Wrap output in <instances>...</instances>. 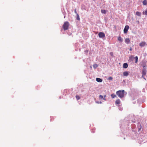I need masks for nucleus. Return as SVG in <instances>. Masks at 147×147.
<instances>
[{
	"label": "nucleus",
	"mask_w": 147,
	"mask_h": 147,
	"mask_svg": "<svg viewBox=\"0 0 147 147\" xmlns=\"http://www.w3.org/2000/svg\"><path fill=\"white\" fill-rule=\"evenodd\" d=\"M124 92L125 91L124 90H119L116 92V94L119 97L122 98L124 96Z\"/></svg>",
	"instance_id": "f257e3e1"
},
{
	"label": "nucleus",
	"mask_w": 147,
	"mask_h": 147,
	"mask_svg": "<svg viewBox=\"0 0 147 147\" xmlns=\"http://www.w3.org/2000/svg\"><path fill=\"white\" fill-rule=\"evenodd\" d=\"M69 24L68 22H65L63 26V28L65 30H67L68 29Z\"/></svg>",
	"instance_id": "f03ea898"
},
{
	"label": "nucleus",
	"mask_w": 147,
	"mask_h": 147,
	"mask_svg": "<svg viewBox=\"0 0 147 147\" xmlns=\"http://www.w3.org/2000/svg\"><path fill=\"white\" fill-rule=\"evenodd\" d=\"M146 69L144 68L142 71V77L144 78L145 80L146 79L144 77V76H145L146 74Z\"/></svg>",
	"instance_id": "7ed1b4c3"
},
{
	"label": "nucleus",
	"mask_w": 147,
	"mask_h": 147,
	"mask_svg": "<svg viewBox=\"0 0 147 147\" xmlns=\"http://www.w3.org/2000/svg\"><path fill=\"white\" fill-rule=\"evenodd\" d=\"M99 37L100 38H103L105 36V34L103 32H100L98 34Z\"/></svg>",
	"instance_id": "20e7f679"
},
{
	"label": "nucleus",
	"mask_w": 147,
	"mask_h": 147,
	"mask_svg": "<svg viewBox=\"0 0 147 147\" xmlns=\"http://www.w3.org/2000/svg\"><path fill=\"white\" fill-rule=\"evenodd\" d=\"M129 28V26L128 25L126 26L124 29L123 31L124 33H126Z\"/></svg>",
	"instance_id": "39448f33"
},
{
	"label": "nucleus",
	"mask_w": 147,
	"mask_h": 147,
	"mask_svg": "<svg viewBox=\"0 0 147 147\" xmlns=\"http://www.w3.org/2000/svg\"><path fill=\"white\" fill-rule=\"evenodd\" d=\"M146 43L145 42H142L140 43L139 44V45L141 47H144L146 45Z\"/></svg>",
	"instance_id": "423d86ee"
},
{
	"label": "nucleus",
	"mask_w": 147,
	"mask_h": 147,
	"mask_svg": "<svg viewBox=\"0 0 147 147\" xmlns=\"http://www.w3.org/2000/svg\"><path fill=\"white\" fill-rule=\"evenodd\" d=\"M120 103V101L119 99H117L116 101H115V104L116 105H117V106H119V104Z\"/></svg>",
	"instance_id": "0eeeda50"
},
{
	"label": "nucleus",
	"mask_w": 147,
	"mask_h": 147,
	"mask_svg": "<svg viewBox=\"0 0 147 147\" xmlns=\"http://www.w3.org/2000/svg\"><path fill=\"white\" fill-rule=\"evenodd\" d=\"M128 67V65L127 63H124L123 65V67L124 68H126Z\"/></svg>",
	"instance_id": "6e6552de"
},
{
	"label": "nucleus",
	"mask_w": 147,
	"mask_h": 147,
	"mask_svg": "<svg viewBox=\"0 0 147 147\" xmlns=\"http://www.w3.org/2000/svg\"><path fill=\"white\" fill-rule=\"evenodd\" d=\"M96 81L98 82H102V80L101 79L99 78H97L96 79Z\"/></svg>",
	"instance_id": "1a4fd4ad"
},
{
	"label": "nucleus",
	"mask_w": 147,
	"mask_h": 147,
	"mask_svg": "<svg viewBox=\"0 0 147 147\" xmlns=\"http://www.w3.org/2000/svg\"><path fill=\"white\" fill-rule=\"evenodd\" d=\"M130 40L128 38H127L125 39V42L127 44H128L130 42Z\"/></svg>",
	"instance_id": "9d476101"
},
{
	"label": "nucleus",
	"mask_w": 147,
	"mask_h": 147,
	"mask_svg": "<svg viewBox=\"0 0 147 147\" xmlns=\"http://www.w3.org/2000/svg\"><path fill=\"white\" fill-rule=\"evenodd\" d=\"M123 75L124 76H127L129 75L127 71H124L123 72Z\"/></svg>",
	"instance_id": "9b49d317"
},
{
	"label": "nucleus",
	"mask_w": 147,
	"mask_h": 147,
	"mask_svg": "<svg viewBox=\"0 0 147 147\" xmlns=\"http://www.w3.org/2000/svg\"><path fill=\"white\" fill-rule=\"evenodd\" d=\"M118 40L120 42H123V39L120 36H119L118 38Z\"/></svg>",
	"instance_id": "f8f14e48"
},
{
	"label": "nucleus",
	"mask_w": 147,
	"mask_h": 147,
	"mask_svg": "<svg viewBox=\"0 0 147 147\" xmlns=\"http://www.w3.org/2000/svg\"><path fill=\"white\" fill-rule=\"evenodd\" d=\"M99 98L100 99H101V100L103 99L105 100H106V99H105V98H104L103 96L101 95H99Z\"/></svg>",
	"instance_id": "ddd939ff"
},
{
	"label": "nucleus",
	"mask_w": 147,
	"mask_h": 147,
	"mask_svg": "<svg viewBox=\"0 0 147 147\" xmlns=\"http://www.w3.org/2000/svg\"><path fill=\"white\" fill-rule=\"evenodd\" d=\"M136 15L138 16H141V13L139 11H137L136 13Z\"/></svg>",
	"instance_id": "4468645a"
},
{
	"label": "nucleus",
	"mask_w": 147,
	"mask_h": 147,
	"mask_svg": "<svg viewBox=\"0 0 147 147\" xmlns=\"http://www.w3.org/2000/svg\"><path fill=\"white\" fill-rule=\"evenodd\" d=\"M111 96L112 98H113L115 97H116V96L115 94H113L111 95Z\"/></svg>",
	"instance_id": "2eb2a0df"
},
{
	"label": "nucleus",
	"mask_w": 147,
	"mask_h": 147,
	"mask_svg": "<svg viewBox=\"0 0 147 147\" xmlns=\"http://www.w3.org/2000/svg\"><path fill=\"white\" fill-rule=\"evenodd\" d=\"M143 3L144 5H146L147 4V1L144 0L143 2Z\"/></svg>",
	"instance_id": "dca6fc26"
},
{
	"label": "nucleus",
	"mask_w": 147,
	"mask_h": 147,
	"mask_svg": "<svg viewBox=\"0 0 147 147\" xmlns=\"http://www.w3.org/2000/svg\"><path fill=\"white\" fill-rule=\"evenodd\" d=\"M101 12L102 13L105 14L106 13V11L105 10H101Z\"/></svg>",
	"instance_id": "f3484780"
},
{
	"label": "nucleus",
	"mask_w": 147,
	"mask_h": 147,
	"mask_svg": "<svg viewBox=\"0 0 147 147\" xmlns=\"http://www.w3.org/2000/svg\"><path fill=\"white\" fill-rule=\"evenodd\" d=\"M135 59V63H137L138 62V57L137 56H136L134 58Z\"/></svg>",
	"instance_id": "a211bd4d"
},
{
	"label": "nucleus",
	"mask_w": 147,
	"mask_h": 147,
	"mask_svg": "<svg viewBox=\"0 0 147 147\" xmlns=\"http://www.w3.org/2000/svg\"><path fill=\"white\" fill-rule=\"evenodd\" d=\"M98 66V65L97 64H94V65H93V67L94 68V69H96V68Z\"/></svg>",
	"instance_id": "6ab92c4d"
},
{
	"label": "nucleus",
	"mask_w": 147,
	"mask_h": 147,
	"mask_svg": "<svg viewBox=\"0 0 147 147\" xmlns=\"http://www.w3.org/2000/svg\"><path fill=\"white\" fill-rule=\"evenodd\" d=\"M76 19L78 20H80L79 16L78 14L76 15Z\"/></svg>",
	"instance_id": "aec40b11"
},
{
	"label": "nucleus",
	"mask_w": 147,
	"mask_h": 147,
	"mask_svg": "<svg viewBox=\"0 0 147 147\" xmlns=\"http://www.w3.org/2000/svg\"><path fill=\"white\" fill-rule=\"evenodd\" d=\"M143 13L144 15L147 16V10L145 11H144Z\"/></svg>",
	"instance_id": "412c9836"
},
{
	"label": "nucleus",
	"mask_w": 147,
	"mask_h": 147,
	"mask_svg": "<svg viewBox=\"0 0 147 147\" xmlns=\"http://www.w3.org/2000/svg\"><path fill=\"white\" fill-rule=\"evenodd\" d=\"M76 98L77 100H79L80 99V97L78 95H76Z\"/></svg>",
	"instance_id": "4be33fe9"
},
{
	"label": "nucleus",
	"mask_w": 147,
	"mask_h": 147,
	"mask_svg": "<svg viewBox=\"0 0 147 147\" xmlns=\"http://www.w3.org/2000/svg\"><path fill=\"white\" fill-rule=\"evenodd\" d=\"M113 78L112 77H109L108 78V80H112L113 79Z\"/></svg>",
	"instance_id": "5701e85b"
},
{
	"label": "nucleus",
	"mask_w": 147,
	"mask_h": 147,
	"mask_svg": "<svg viewBox=\"0 0 147 147\" xmlns=\"http://www.w3.org/2000/svg\"><path fill=\"white\" fill-rule=\"evenodd\" d=\"M62 12L63 13V15L64 16V18H65V12H63V11H62Z\"/></svg>",
	"instance_id": "b1692460"
},
{
	"label": "nucleus",
	"mask_w": 147,
	"mask_h": 147,
	"mask_svg": "<svg viewBox=\"0 0 147 147\" xmlns=\"http://www.w3.org/2000/svg\"><path fill=\"white\" fill-rule=\"evenodd\" d=\"M74 12L76 14V15H77V14H78V13H77V12L76 10V9H75L74 10Z\"/></svg>",
	"instance_id": "393cba45"
},
{
	"label": "nucleus",
	"mask_w": 147,
	"mask_h": 147,
	"mask_svg": "<svg viewBox=\"0 0 147 147\" xmlns=\"http://www.w3.org/2000/svg\"><path fill=\"white\" fill-rule=\"evenodd\" d=\"M96 103H100V104L102 103V102L101 101H100L99 102L98 101L96 102Z\"/></svg>",
	"instance_id": "a878e982"
},
{
	"label": "nucleus",
	"mask_w": 147,
	"mask_h": 147,
	"mask_svg": "<svg viewBox=\"0 0 147 147\" xmlns=\"http://www.w3.org/2000/svg\"><path fill=\"white\" fill-rule=\"evenodd\" d=\"M132 50V49L131 47L130 48V49H129V51H131Z\"/></svg>",
	"instance_id": "bb28decb"
},
{
	"label": "nucleus",
	"mask_w": 147,
	"mask_h": 147,
	"mask_svg": "<svg viewBox=\"0 0 147 147\" xmlns=\"http://www.w3.org/2000/svg\"><path fill=\"white\" fill-rule=\"evenodd\" d=\"M106 95H104L103 97H104V98H105V97H106Z\"/></svg>",
	"instance_id": "cd10ccee"
},
{
	"label": "nucleus",
	"mask_w": 147,
	"mask_h": 147,
	"mask_svg": "<svg viewBox=\"0 0 147 147\" xmlns=\"http://www.w3.org/2000/svg\"><path fill=\"white\" fill-rule=\"evenodd\" d=\"M88 51H87V50H86V51H85V53H88Z\"/></svg>",
	"instance_id": "c85d7f7f"
},
{
	"label": "nucleus",
	"mask_w": 147,
	"mask_h": 147,
	"mask_svg": "<svg viewBox=\"0 0 147 147\" xmlns=\"http://www.w3.org/2000/svg\"><path fill=\"white\" fill-rule=\"evenodd\" d=\"M119 110H121H121H122V109H120L119 108Z\"/></svg>",
	"instance_id": "c756f323"
}]
</instances>
